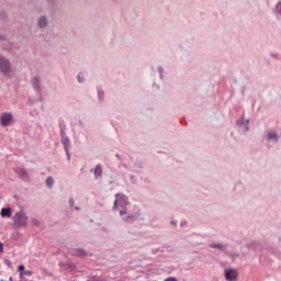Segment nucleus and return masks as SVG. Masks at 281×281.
Segmentation results:
<instances>
[{
	"instance_id": "obj_22",
	"label": "nucleus",
	"mask_w": 281,
	"mask_h": 281,
	"mask_svg": "<svg viewBox=\"0 0 281 281\" xmlns=\"http://www.w3.org/2000/svg\"><path fill=\"white\" fill-rule=\"evenodd\" d=\"M276 10H277L278 14H280V16H281V1H279V2L277 3Z\"/></svg>"
},
{
	"instance_id": "obj_3",
	"label": "nucleus",
	"mask_w": 281,
	"mask_h": 281,
	"mask_svg": "<svg viewBox=\"0 0 281 281\" xmlns=\"http://www.w3.org/2000/svg\"><path fill=\"white\" fill-rule=\"evenodd\" d=\"M0 74L10 76L12 74V63L0 53Z\"/></svg>"
},
{
	"instance_id": "obj_24",
	"label": "nucleus",
	"mask_w": 281,
	"mask_h": 281,
	"mask_svg": "<svg viewBox=\"0 0 281 281\" xmlns=\"http://www.w3.org/2000/svg\"><path fill=\"white\" fill-rule=\"evenodd\" d=\"M158 72L160 75V78H162L164 75V68L161 66L158 67Z\"/></svg>"
},
{
	"instance_id": "obj_14",
	"label": "nucleus",
	"mask_w": 281,
	"mask_h": 281,
	"mask_svg": "<svg viewBox=\"0 0 281 281\" xmlns=\"http://www.w3.org/2000/svg\"><path fill=\"white\" fill-rule=\"evenodd\" d=\"M102 177V165L98 164L94 168V178L98 179Z\"/></svg>"
},
{
	"instance_id": "obj_33",
	"label": "nucleus",
	"mask_w": 281,
	"mask_h": 281,
	"mask_svg": "<svg viewBox=\"0 0 281 281\" xmlns=\"http://www.w3.org/2000/svg\"><path fill=\"white\" fill-rule=\"evenodd\" d=\"M247 131H249V126H246L244 132L247 133Z\"/></svg>"
},
{
	"instance_id": "obj_11",
	"label": "nucleus",
	"mask_w": 281,
	"mask_h": 281,
	"mask_svg": "<svg viewBox=\"0 0 281 281\" xmlns=\"http://www.w3.org/2000/svg\"><path fill=\"white\" fill-rule=\"evenodd\" d=\"M72 251H74V256H76L77 258H87V256H89L87 250L82 248H75Z\"/></svg>"
},
{
	"instance_id": "obj_32",
	"label": "nucleus",
	"mask_w": 281,
	"mask_h": 281,
	"mask_svg": "<svg viewBox=\"0 0 281 281\" xmlns=\"http://www.w3.org/2000/svg\"><path fill=\"white\" fill-rule=\"evenodd\" d=\"M115 157H117L119 160L122 161V157H120V154H116Z\"/></svg>"
},
{
	"instance_id": "obj_25",
	"label": "nucleus",
	"mask_w": 281,
	"mask_h": 281,
	"mask_svg": "<svg viewBox=\"0 0 281 281\" xmlns=\"http://www.w3.org/2000/svg\"><path fill=\"white\" fill-rule=\"evenodd\" d=\"M66 155H67V159L68 161L71 159V154L69 153V148L67 150H65Z\"/></svg>"
},
{
	"instance_id": "obj_31",
	"label": "nucleus",
	"mask_w": 281,
	"mask_h": 281,
	"mask_svg": "<svg viewBox=\"0 0 281 281\" xmlns=\"http://www.w3.org/2000/svg\"><path fill=\"white\" fill-rule=\"evenodd\" d=\"M0 41H5V36L0 34Z\"/></svg>"
},
{
	"instance_id": "obj_8",
	"label": "nucleus",
	"mask_w": 281,
	"mask_h": 281,
	"mask_svg": "<svg viewBox=\"0 0 281 281\" xmlns=\"http://www.w3.org/2000/svg\"><path fill=\"white\" fill-rule=\"evenodd\" d=\"M14 172L20 177V179H22V181H30V173H27L25 168L18 167L14 169Z\"/></svg>"
},
{
	"instance_id": "obj_30",
	"label": "nucleus",
	"mask_w": 281,
	"mask_h": 281,
	"mask_svg": "<svg viewBox=\"0 0 281 281\" xmlns=\"http://www.w3.org/2000/svg\"><path fill=\"white\" fill-rule=\"evenodd\" d=\"M32 223H33V225H38V222H37L36 218H33V220H32Z\"/></svg>"
},
{
	"instance_id": "obj_35",
	"label": "nucleus",
	"mask_w": 281,
	"mask_h": 281,
	"mask_svg": "<svg viewBox=\"0 0 281 281\" xmlns=\"http://www.w3.org/2000/svg\"><path fill=\"white\" fill-rule=\"evenodd\" d=\"M75 210H77V211H78V210H80V207H79V206H76V207H75Z\"/></svg>"
},
{
	"instance_id": "obj_9",
	"label": "nucleus",
	"mask_w": 281,
	"mask_h": 281,
	"mask_svg": "<svg viewBox=\"0 0 281 281\" xmlns=\"http://www.w3.org/2000/svg\"><path fill=\"white\" fill-rule=\"evenodd\" d=\"M31 83H32V87L35 91H37V93H41V78L38 77H33L31 79Z\"/></svg>"
},
{
	"instance_id": "obj_10",
	"label": "nucleus",
	"mask_w": 281,
	"mask_h": 281,
	"mask_svg": "<svg viewBox=\"0 0 281 281\" xmlns=\"http://www.w3.org/2000/svg\"><path fill=\"white\" fill-rule=\"evenodd\" d=\"M0 215L2 216V218H12V207H2L0 211Z\"/></svg>"
},
{
	"instance_id": "obj_7",
	"label": "nucleus",
	"mask_w": 281,
	"mask_h": 281,
	"mask_svg": "<svg viewBox=\"0 0 281 281\" xmlns=\"http://www.w3.org/2000/svg\"><path fill=\"white\" fill-rule=\"evenodd\" d=\"M123 221L124 223H135V221H139V218H142V213L139 212V210L133 214H128L126 216L123 215Z\"/></svg>"
},
{
	"instance_id": "obj_13",
	"label": "nucleus",
	"mask_w": 281,
	"mask_h": 281,
	"mask_svg": "<svg viewBox=\"0 0 281 281\" xmlns=\"http://www.w3.org/2000/svg\"><path fill=\"white\" fill-rule=\"evenodd\" d=\"M37 25L38 27L43 29V27H47V16L42 15L38 21H37Z\"/></svg>"
},
{
	"instance_id": "obj_6",
	"label": "nucleus",
	"mask_w": 281,
	"mask_h": 281,
	"mask_svg": "<svg viewBox=\"0 0 281 281\" xmlns=\"http://www.w3.org/2000/svg\"><path fill=\"white\" fill-rule=\"evenodd\" d=\"M225 279L228 281H238V270L236 269H226L224 271Z\"/></svg>"
},
{
	"instance_id": "obj_15",
	"label": "nucleus",
	"mask_w": 281,
	"mask_h": 281,
	"mask_svg": "<svg viewBox=\"0 0 281 281\" xmlns=\"http://www.w3.org/2000/svg\"><path fill=\"white\" fill-rule=\"evenodd\" d=\"M209 247H211L212 249H218L221 251V250L225 249V247H227V245L223 246V244L212 243L209 245Z\"/></svg>"
},
{
	"instance_id": "obj_20",
	"label": "nucleus",
	"mask_w": 281,
	"mask_h": 281,
	"mask_svg": "<svg viewBox=\"0 0 281 281\" xmlns=\"http://www.w3.org/2000/svg\"><path fill=\"white\" fill-rule=\"evenodd\" d=\"M23 276H32V271L30 270H24V272L20 273V278L23 279Z\"/></svg>"
},
{
	"instance_id": "obj_18",
	"label": "nucleus",
	"mask_w": 281,
	"mask_h": 281,
	"mask_svg": "<svg viewBox=\"0 0 281 281\" xmlns=\"http://www.w3.org/2000/svg\"><path fill=\"white\" fill-rule=\"evenodd\" d=\"M46 186L48 188H54V178L53 177L46 178Z\"/></svg>"
},
{
	"instance_id": "obj_17",
	"label": "nucleus",
	"mask_w": 281,
	"mask_h": 281,
	"mask_svg": "<svg viewBox=\"0 0 281 281\" xmlns=\"http://www.w3.org/2000/svg\"><path fill=\"white\" fill-rule=\"evenodd\" d=\"M237 126H247L249 124V120H246L241 117L240 120L236 121Z\"/></svg>"
},
{
	"instance_id": "obj_37",
	"label": "nucleus",
	"mask_w": 281,
	"mask_h": 281,
	"mask_svg": "<svg viewBox=\"0 0 281 281\" xmlns=\"http://www.w3.org/2000/svg\"><path fill=\"white\" fill-rule=\"evenodd\" d=\"M8 281H12V277H10Z\"/></svg>"
},
{
	"instance_id": "obj_19",
	"label": "nucleus",
	"mask_w": 281,
	"mask_h": 281,
	"mask_svg": "<svg viewBox=\"0 0 281 281\" xmlns=\"http://www.w3.org/2000/svg\"><path fill=\"white\" fill-rule=\"evenodd\" d=\"M98 98H99L100 102H102V100H104V91L102 89H98Z\"/></svg>"
},
{
	"instance_id": "obj_12",
	"label": "nucleus",
	"mask_w": 281,
	"mask_h": 281,
	"mask_svg": "<svg viewBox=\"0 0 281 281\" xmlns=\"http://www.w3.org/2000/svg\"><path fill=\"white\" fill-rule=\"evenodd\" d=\"M248 249H252L254 251L262 249V245L258 241H252L248 245Z\"/></svg>"
},
{
	"instance_id": "obj_23",
	"label": "nucleus",
	"mask_w": 281,
	"mask_h": 281,
	"mask_svg": "<svg viewBox=\"0 0 281 281\" xmlns=\"http://www.w3.org/2000/svg\"><path fill=\"white\" fill-rule=\"evenodd\" d=\"M4 265H7V267L12 269V261L10 259H4Z\"/></svg>"
},
{
	"instance_id": "obj_36",
	"label": "nucleus",
	"mask_w": 281,
	"mask_h": 281,
	"mask_svg": "<svg viewBox=\"0 0 281 281\" xmlns=\"http://www.w3.org/2000/svg\"><path fill=\"white\" fill-rule=\"evenodd\" d=\"M49 1V3H54V0H48Z\"/></svg>"
},
{
	"instance_id": "obj_5",
	"label": "nucleus",
	"mask_w": 281,
	"mask_h": 281,
	"mask_svg": "<svg viewBox=\"0 0 281 281\" xmlns=\"http://www.w3.org/2000/svg\"><path fill=\"white\" fill-rule=\"evenodd\" d=\"M13 119L14 117L12 116V113L4 112L0 116V125L3 126V128H5L7 126H10V124H12Z\"/></svg>"
},
{
	"instance_id": "obj_21",
	"label": "nucleus",
	"mask_w": 281,
	"mask_h": 281,
	"mask_svg": "<svg viewBox=\"0 0 281 281\" xmlns=\"http://www.w3.org/2000/svg\"><path fill=\"white\" fill-rule=\"evenodd\" d=\"M0 19H1V21H5V19H8V13H5V11H2L0 13Z\"/></svg>"
},
{
	"instance_id": "obj_29",
	"label": "nucleus",
	"mask_w": 281,
	"mask_h": 281,
	"mask_svg": "<svg viewBox=\"0 0 281 281\" xmlns=\"http://www.w3.org/2000/svg\"><path fill=\"white\" fill-rule=\"evenodd\" d=\"M0 254H3V244L0 241Z\"/></svg>"
},
{
	"instance_id": "obj_28",
	"label": "nucleus",
	"mask_w": 281,
	"mask_h": 281,
	"mask_svg": "<svg viewBox=\"0 0 281 281\" xmlns=\"http://www.w3.org/2000/svg\"><path fill=\"white\" fill-rule=\"evenodd\" d=\"M78 82H85V79L80 78V75L77 76Z\"/></svg>"
},
{
	"instance_id": "obj_34",
	"label": "nucleus",
	"mask_w": 281,
	"mask_h": 281,
	"mask_svg": "<svg viewBox=\"0 0 281 281\" xmlns=\"http://www.w3.org/2000/svg\"><path fill=\"white\" fill-rule=\"evenodd\" d=\"M171 225H177V222L172 221V222H171Z\"/></svg>"
},
{
	"instance_id": "obj_26",
	"label": "nucleus",
	"mask_w": 281,
	"mask_h": 281,
	"mask_svg": "<svg viewBox=\"0 0 281 281\" xmlns=\"http://www.w3.org/2000/svg\"><path fill=\"white\" fill-rule=\"evenodd\" d=\"M70 207H74L75 205V201H74V198H70L69 201H68Z\"/></svg>"
},
{
	"instance_id": "obj_2",
	"label": "nucleus",
	"mask_w": 281,
	"mask_h": 281,
	"mask_svg": "<svg viewBox=\"0 0 281 281\" xmlns=\"http://www.w3.org/2000/svg\"><path fill=\"white\" fill-rule=\"evenodd\" d=\"M27 218L25 211L20 210L12 216L13 225H15V227H27Z\"/></svg>"
},
{
	"instance_id": "obj_16",
	"label": "nucleus",
	"mask_w": 281,
	"mask_h": 281,
	"mask_svg": "<svg viewBox=\"0 0 281 281\" xmlns=\"http://www.w3.org/2000/svg\"><path fill=\"white\" fill-rule=\"evenodd\" d=\"M268 139H272L273 142H278V139H279L278 133H276V132L268 133Z\"/></svg>"
},
{
	"instance_id": "obj_4",
	"label": "nucleus",
	"mask_w": 281,
	"mask_h": 281,
	"mask_svg": "<svg viewBox=\"0 0 281 281\" xmlns=\"http://www.w3.org/2000/svg\"><path fill=\"white\" fill-rule=\"evenodd\" d=\"M59 131L64 150H67L69 146H71V140L69 139V136H67V132H65V126H63V124H59Z\"/></svg>"
},
{
	"instance_id": "obj_1",
	"label": "nucleus",
	"mask_w": 281,
	"mask_h": 281,
	"mask_svg": "<svg viewBox=\"0 0 281 281\" xmlns=\"http://www.w3.org/2000/svg\"><path fill=\"white\" fill-rule=\"evenodd\" d=\"M128 203H130L128 196H126V194L116 193L114 204H113V210H117L119 207H121L120 216H124L126 215V205H128Z\"/></svg>"
},
{
	"instance_id": "obj_27",
	"label": "nucleus",
	"mask_w": 281,
	"mask_h": 281,
	"mask_svg": "<svg viewBox=\"0 0 281 281\" xmlns=\"http://www.w3.org/2000/svg\"><path fill=\"white\" fill-rule=\"evenodd\" d=\"M18 269L21 271V273H23V272L25 271V266L20 265V266L18 267Z\"/></svg>"
}]
</instances>
